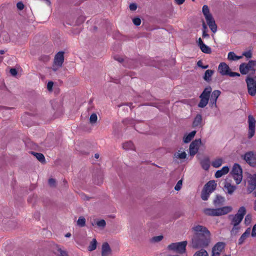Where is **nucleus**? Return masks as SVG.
<instances>
[{
	"label": "nucleus",
	"instance_id": "obj_30",
	"mask_svg": "<svg viewBox=\"0 0 256 256\" xmlns=\"http://www.w3.org/2000/svg\"><path fill=\"white\" fill-rule=\"evenodd\" d=\"M242 56H236L234 52H230L228 54V58L229 60H237L241 58H242Z\"/></svg>",
	"mask_w": 256,
	"mask_h": 256
},
{
	"label": "nucleus",
	"instance_id": "obj_38",
	"mask_svg": "<svg viewBox=\"0 0 256 256\" xmlns=\"http://www.w3.org/2000/svg\"><path fill=\"white\" fill-rule=\"evenodd\" d=\"M200 100L198 104L199 108H204L208 102L209 100L203 98H200Z\"/></svg>",
	"mask_w": 256,
	"mask_h": 256
},
{
	"label": "nucleus",
	"instance_id": "obj_32",
	"mask_svg": "<svg viewBox=\"0 0 256 256\" xmlns=\"http://www.w3.org/2000/svg\"><path fill=\"white\" fill-rule=\"evenodd\" d=\"M32 154L42 163L45 162V158L43 154L32 152Z\"/></svg>",
	"mask_w": 256,
	"mask_h": 256
},
{
	"label": "nucleus",
	"instance_id": "obj_13",
	"mask_svg": "<svg viewBox=\"0 0 256 256\" xmlns=\"http://www.w3.org/2000/svg\"><path fill=\"white\" fill-rule=\"evenodd\" d=\"M64 62V52H58L54 58V62L59 66H62Z\"/></svg>",
	"mask_w": 256,
	"mask_h": 256
},
{
	"label": "nucleus",
	"instance_id": "obj_55",
	"mask_svg": "<svg viewBox=\"0 0 256 256\" xmlns=\"http://www.w3.org/2000/svg\"><path fill=\"white\" fill-rule=\"evenodd\" d=\"M16 6L18 10H22L24 8V4L22 2H20L17 3Z\"/></svg>",
	"mask_w": 256,
	"mask_h": 256
},
{
	"label": "nucleus",
	"instance_id": "obj_10",
	"mask_svg": "<svg viewBox=\"0 0 256 256\" xmlns=\"http://www.w3.org/2000/svg\"><path fill=\"white\" fill-rule=\"evenodd\" d=\"M201 140L200 138L194 140L190 146V154L192 156H194L198 152V146L201 144Z\"/></svg>",
	"mask_w": 256,
	"mask_h": 256
},
{
	"label": "nucleus",
	"instance_id": "obj_17",
	"mask_svg": "<svg viewBox=\"0 0 256 256\" xmlns=\"http://www.w3.org/2000/svg\"><path fill=\"white\" fill-rule=\"evenodd\" d=\"M207 18L206 19L207 22L208 26H209L210 30L214 32L215 33L217 30V26L216 24L215 20L212 18V16H207Z\"/></svg>",
	"mask_w": 256,
	"mask_h": 256
},
{
	"label": "nucleus",
	"instance_id": "obj_9",
	"mask_svg": "<svg viewBox=\"0 0 256 256\" xmlns=\"http://www.w3.org/2000/svg\"><path fill=\"white\" fill-rule=\"evenodd\" d=\"M248 138H251L254 134L255 133V124L256 120L252 116H248Z\"/></svg>",
	"mask_w": 256,
	"mask_h": 256
},
{
	"label": "nucleus",
	"instance_id": "obj_28",
	"mask_svg": "<svg viewBox=\"0 0 256 256\" xmlns=\"http://www.w3.org/2000/svg\"><path fill=\"white\" fill-rule=\"evenodd\" d=\"M214 73V70H206L203 76L204 79L208 82H209L211 80V77L212 76V74Z\"/></svg>",
	"mask_w": 256,
	"mask_h": 256
},
{
	"label": "nucleus",
	"instance_id": "obj_51",
	"mask_svg": "<svg viewBox=\"0 0 256 256\" xmlns=\"http://www.w3.org/2000/svg\"><path fill=\"white\" fill-rule=\"evenodd\" d=\"M252 220V216L250 214H247L244 218V221L246 224H249Z\"/></svg>",
	"mask_w": 256,
	"mask_h": 256
},
{
	"label": "nucleus",
	"instance_id": "obj_57",
	"mask_svg": "<svg viewBox=\"0 0 256 256\" xmlns=\"http://www.w3.org/2000/svg\"><path fill=\"white\" fill-rule=\"evenodd\" d=\"M228 76H232V77L236 76H240V74L239 73L236 72H230L228 74Z\"/></svg>",
	"mask_w": 256,
	"mask_h": 256
},
{
	"label": "nucleus",
	"instance_id": "obj_40",
	"mask_svg": "<svg viewBox=\"0 0 256 256\" xmlns=\"http://www.w3.org/2000/svg\"><path fill=\"white\" fill-rule=\"evenodd\" d=\"M77 225L80 227H83L86 225V219L83 216H80L78 221Z\"/></svg>",
	"mask_w": 256,
	"mask_h": 256
},
{
	"label": "nucleus",
	"instance_id": "obj_7",
	"mask_svg": "<svg viewBox=\"0 0 256 256\" xmlns=\"http://www.w3.org/2000/svg\"><path fill=\"white\" fill-rule=\"evenodd\" d=\"M256 79V76L255 77ZM248 87V92L252 96L256 94V81L254 78L250 77H247L246 80Z\"/></svg>",
	"mask_w": 256,
	"mask_h": 256
},
{
	"label": "nucleus",
	"instance_id": "obj_27",
	"mask_svg": "<svg viewBox=\"0 0 256 256\" xmlns=\"http://www.w3.org/2000/svg\"><path fill=\"white\" fill-rule=\"evenodd\" d=\"M196 131L194 130L190 132L187 135L185 136L183 138L184 142V143H188L189 142H190L196 135Z\"/></svg>",
	"mask_w": 256,
	"mask_h": 256
},
{
	"label": "nucleus",
	"instance_id": "obj_18",
	"mask_svg": "<svg viewBox=\"0 0 256 256\" xmlns=\"http://www.w3.org/2000/svg\"><path fill=\"white\" fill-rule=\"evenodd\" d=\"M202 126V116L200 114H198L194 120L192 127L194 128H200Z\"/></svg>",
	"mask_w": 256,
	"mask_h": 256
},
{
	"label": "nucleus",
	"instance_id": "obj_6",
	"mask_svg": "<svg viewBox=\"0 0 256 256\" xmlns=\"http://www.w3.org/2000/svg\"><path fill=\"white\" fill-rule=\"evenodd\" d=\"M247 192L256 197V174L250 175L248 178Z\"/></svg>",
	"mask_w": 256,
	"mask_h": 256
},
{
	"label": "nucleus",
	"instance_id": "obj_29",
	"mask_svg": "<svg viewBox=\"0 0 256 256\" xmlns=\"http://www.w3.org/2000/svg\"><path fill=\"white\" fill-rule=\"evenodd\" d=\"M124 149L128 150H134V144L131 141L126 142L122 144Z\"/></svg>",
	"mask_w": 256,
	"mask_h": 256
},
{
	"label": "nucleus",
	"instance_id": "obj_12",
	"mask_svg": "<svg viewBox=\"0 0 256 256\" xmlns=\"http://www.w3.org/2000/svg\"><path fill=\"white\" fill-rule=\"evenodd\" d=\"M208 230V229L206 227H205L203 226H201V225L195 226H193L192 228V230L193 232L192 237L196 236V234H200V236L202 235V234H203L204 233H204H206V232H207Z\"/></svg>",
	"mask_w": 256,
	"mask_h": 256
},
{
	"label": "nucleus",
	"instance_id": "obj_56",
	"mask_svg": "<svg viewBox=\"0 0 256 256\" xmlns=\"http://www.w3.org/2000/svg\"><path fill=\"white\" fill-rule=\"evenodd\" d=\"M10 72L12 76H16V74H18V72H17L16 70L14 68H10Z\"/></svg>",
	"mask_w": 256,
	"mask_h": 256
},
{
	"label": "nucleus",
	"instance_id": "obj_61",
	"mask_svg": "<svg viewBox=\"0 0 256 256\" xmlns=\"http://www.w3.org/2000/svg\"><path fill=\"white\" fill-rule=\"evenodd\" d=\"M48 184L50 186H54L56 184V180L54 178H50L48 180Z\"/></svg>",
	"mask_w": 256,
	"mask_h": 256
},
{
	"label": "nucleus",
	"instance_id": "obj_8",
	"mask_svg": "<svg viewBox=\"0 0 256 256\" xmlns=\"http://www.w3.org/2000/svg\"><path fill=\"white\" fill-rule=\"evenodd\" d=\"M242 158L251 166H256V156L254 152H248L242 156Z\"/></svg>",
	"mask_w": 256,
	"mask_h": 256
},
{
	"label": "nucleus",
	"instance_id": "obj_42",
	"mask_svg": "<svg viewBox=\"0 0 256 256\" xmlns=\"http://www.w3.org/2000/svg\"><path fill=\"white\" fill-rule=\"evenodd\" d=\"M240 229V226H233L232 228L230 231V234L232 236H236L239 230Z\"/></svg>",
	"mask_w": 256,
	"mask_h": 256
},
{
	"label": "nucleus",
	"instance_id": "obj_46",
	"mask_svg": "<svg viewBox=\"0 0 256 256\" xmlns=\"http://www.w3.org/2000/svg\"><path fill=\"white\" fill-rule=\"evenodd\" d=\"M12 110V108L5 106H0V112L8 113V111Z\"/></svg>",
	"mask_w": 256,
	"mask_h": 256
},
{
	"label": "nucleus",
	"instance_id": "obj_43",
	"mask_svg": "<svg viewBox=\"0 0 256 256\" xmlns=\"http://www.w3.org/2000/svg\"><path fill=\"white\" fill-rule=\"evenodd\" d=\"M98 226L104 228L106 226V221L104 220H100L96 222V224Z\"/></svg>",
	"mask_w": 256,
	"mask_h": 256
},
{
	"label": "nucleus",
	"instance_id": "obj_39",
	"mask_svg": "<svg viewBox=\"0 0 256 256\" xmlns=\"http://www.w3.org/2000/svg\"><path fill=\"white\" fill-rule=\"evenodd\" d=\"M97 242L95 238L93 239L90 242V246L88 247V250L90 251L94 250L96 248Z\"/></svg>",
	"mask_w": 256,
	"mask_h": 256
},
{
	"label": "nucleus",
	"instance_id": "obj_45",
	"mask_svg": "<svg viewBox=\"0 0 256 256\" xmlns=\"http://www.w3.org/2000/svg\"><path fill=\"white\" fill-rule=\"evenodd\" d=\"M97 120L98 117L95 113H93L92 114H91L90 118V121L91 124H93L96 123L97 121Z\"/></svg>",
	"mask_w": 256,
	"mask_h": 256
},
{
	"label": "nucleus",
	"instance_id": "obj_14",
	"mask_svg": "<svg viewBox=\"0 0 256 256\" xmlns=\"http://www.w3.org/2000/svg\"><path fill=\"white\" fill-rule=\"evenodd\" d=\"M221 92L219 90H214L212 92L210 98V106L211 107L216 106V100Z\"/></svg>",
	"mask_w": 256,
	"mask_h": 256
},
{
	"label": "nucleus",
	"instance_id": "obj_41",
	"mask_svg": "<svg viewBox=\"0 0 256 256\" xmlns=\"http://www.w3.org/2000/svg\"><path fill=\"white\" fill-rule=\"evenodd\" d=\"M175 158L179 159H184L186 156V154L184 152H180V151H178V152L174 154Z\"/></svg>",
	"mask_w": 256,
	"mask_h": 256
},
{
	"label": "nucleus",
	"instance_id": "obj_21",
	"mask_svg": "<svg viewBox=\"0 0 256 256\" xmlns=\"http://www.w3.org/2000/svg\"><path fill=\"white\" fill-rule=\"evenodd\" d=\"M110 253L111 249L108 243H104L102 245V256H108Z\"/></svg>",
	"mask_w": 256,
	"mask_h": 256
},
{
	"label": "nucleus",
	"instance_id": "obj_3",
	"mask_svg": "<svg viewBox=\"0 0 256 256\" xmlns=\"http://www.w3.org/2000/svg\"><path fill=\"white\" fill-rule=\"evenodd\" d=\"M256 66V60H250L248 63H242L240 66V71L242 74H246L248 72L252 74L255 72Z\"/></svg>",
	"mask_w": 256,
	"mask_h": 256
},
{
	"label": "nucleus",
	"instance_id": "obj_54",
	"mask_svg": "<svg viewBox=\"0 0 256 256\" xmlns=\"http://www.w3.org/2000/svg\"><path fill=\"white\" fill-rule=\"evenodd\" d=\"M54 85V82L52 81L49 82L47 84V88L48 91H52V86Z\"/></svg>",
	"mask_w": 256,
	"mask_h": 256
},
{
	"label": "nucleus",
	"instance_id": "obj_63",
	"mask_svg": "<svg viewBox=\"0 0 256 256\" xmlns=\"http://www.w3.org/2000/svg\"><path fill=\"white\" fill-rule=\"evenodd\" d=\"M114 59L120 62H122L124 61L123 58L119 56H114Z\"/></svg>",
	"mask_w": 256,
	"mask_h": 256
},
{
	"label": "nucleus",
	"instance_id": "obj_49",
	"mask_svg": "<svg viewBox=\"0 0 256 256\" xmlns=\"http://www.w3.org/2000/svg\"><path fill=\"white\" fill-rule=\"evenodd\" d=\"M132 22L136 26H140L141 24V20L138 18H133Z\"/></svg>",
	"mask_w": 256,
	"mask_h": 256
},
{
	"label": "nucleus",
	"instance_id": "obj_53",
	"mask_svg": "<svg viewBox=\"0 0 256 256\" xmlns=\"http://www.w3.org/2000/svg\"><path fill=\"white\" fill-rule=\"evenodd\" d=\"M242 55L248 58H251L252 56V54L250 51L244 52Z\"/></svg>",
	"mask_w": 256,
	"mask_h": 256
},
{
	"label": "nucleus",
	"instance_id": "obj_31",
	"mask_svg": "<svg viewBox=\"0 0 256 256\" xmlns=\"http://www.w3.org/2000/svg\"><path fill=\"white\" fill-rule=\"evenodd\" d=\"M246 208L242 206L239 208L236 215L243 219L244 215L246 214Z\"/></svg>",
	"mask_w": 256,
	"mask_h": 256
},
{
	"label": "nucleus",
	"instance_id": "obj_16",
	"mask_svg": "<svg viewBox=\"0 0 256 256\" xmlns=\"http://www.w3.org/2000/svg\"><path fill=\"white\" fill-rule=\"evenodd\" d=\"M235 186L232 185L230 182L225 181L224 186V190L226 194L232 195L236 190Z\"/></svg>",
	"mask_w": 256,
	"mask_h": 256
},
{
	"label": "nucleus",
	"instance_id": "obj_48",
	"mask_svg": "<svg viewBox=\"0 0 256 256\" xmlns=\"http://www.w3.org/2000/svg\"><path fill=\"white\" fill-rule=\"evenodd\" d=\"M197 65L198 67H200L202 69H206L208 68V65L204 66V64H202V62L201 60L198 62Z\"/></svg>",
	"mask_w": 256,
	"mask_h": 256
},
{
	"label": "nucleus",
	"instance_id": "obj_24",
	"mask_svg": "<svg viewBox=\"0 0 256 256\" xmlns=\"http://www.w3.org/2000/svg\"><path fill=\"white\" fill-rule=\"evenodd\" d=\"M224 200L225 199L224 197L217 195L213 200V204L216 206H219L224 204Z\"/></svg>",
	"mask_w": 256,
	"mask_h": 256
},
{
	"label": "nucleus",
	"instance_id": "obj_44",
	"mask_svg": "<svg viewBox=\"0 0 256 256\" xmlns=\"http://www.w3.org/2000/svg\"><path fill=\"white\" fill-rule=\"evenodd\" d=\"M57 250L58 256H68L66 252L62 250L60 248L58 247Z\"/></svg>",
	"mask_w": 256,
	"mask_h": 256
},
{
	"label": "nucleus",
	"instance_id": "obj_5",
	"mask_svg": "<svg viewBox=\"0 0 256 256\" xmlns=\"http://www.w3.org/2000/svg\"><path fill=\"white\" fill-rule=\"evenodd\" d=\"M186 241L172 243L168 246V250H173L176 252L183 254L186 252Z\"/></svg>",
	"mask_w": 256,
	"mask_h": 256
},
{
	"label": "nucleus",
	"instance_id": "obj_59",
	"mask_svg": "<svg viewBox=\"0 0 256 256\" xmlns=\"http://www.w3.org/2000/svg\"><path fill=\"white\" fill-rule=\"evenodd\" d=\"M62 66H59L58 65H56L54 62V64L52 65V70L54 71V72H56V70H58L60 68H61Z\"/></svg>",
	"mask_w": 256,
	"mask_h": 256
},
{
	"label": "nucleus",
	"instance_id": "obj_52",
	"mask_svg": "<svg viewBox=\"0 0 256 256\" xmlns=\"http://www.w3.org/2000/svg\"><path fill=\"white\" fill-rule=\"evenodd\" d=\"M163 238V236H154L152 238V241L154 242H158L162 240Z\"/></svg>",
	"mask_w": 256,
	"mask_h": 256
},
{
	"label": "nucleus",
	"instance_id": "obj_26",
	"mask_svg": "<svg viewBox=\"0 0 256 256\" xmlns=\"http://www.w3.org/2000/svg\"><path fill=\"white\" fill-rule=\"evenodd\" d=\"M250 228H248L245 232L241 236L240 238L238 240V244L240 245L243 244L246 238H248L250 234Z\"/></svg>",
	"mask_w": 256,
	"mask_h": 256
},
{
	"label": "nucleus",
	"instance_id": "obj_58",
	"mask_svg": "<svg viewBox=\"0 0 256 256\" xmlns=\"http://www.w3.org/2000/svg\"><path fill=\"white\" fill-rule=\"evenodd\" d=\"M252 236L256 237V224L254 226L252 232Z\"/></svg>",
	"mask_w": 256,
	"mask_h": 256
},
{
	"label": "nucleus",
	"instance_id": "obj_37",
	"mask_svg": "<svg viewBox=\"0 0 256 256\" xmlns=\"http://www.w3.org/2000/svg\"><path fill=\"white\" fill-rule=\"evenodd\" d=\"M194 256H208V254L205 250L202 248L196 252Z\"/></svg>",
	"mask_w": 256,
	"mask_h": 256
},
{
	"label": "nucleus",
	"instance_id": "obj_33",
	"mask_svg": "<svg viewBox=\"0 0 256 256\" xmlns=\"http://www.w3.org/2000/svg\"><path fill=\"white\" fill-rule=\"evenodd\" d=\"M222 160L221 158H219L218 159L215 160H214L212 161V165L213 167L217 168H219L222 166Z\"/></svg>",
	"mask_w": 256,
	"mask_h": 256
},
{
	"label": "nucleus",
	"instance_id": "obj_2",
	"mask_svg": "<svg viewBox=\"0 0 256 256\" xmlns=\"http://www.w3.org/2000/svg\"><path fill=\"white\" fill-rule=\"evenodd\" d=\"M232 210L231 206H225L216 208H206L202 210L204 214L208 216H216L226 214Z\"/></svg>",
	"mask_w": 256,
	"mask_h": 256
},
{
	"label": "nucleus",
	"instance_id": "obj_15",
	"mask_svg": "<svg viewBox=\"0 0 256 256\" xmlns=\"http://www.w3.org/2000/svg\"><path fill=\"white\" fill-rule=\"evenodd\" d=\"M218 70L222 76L228 75L230 72V68L228 66L225 62H221L218 68Z\"/></svg>",
	"mask_w": 256,
	"mask_h": 256
},
{
	"label": "nucleus",
	"instance_id": "obj_36",
	"mask_svg": "<svg viewBox=\"0 0 256 256\" xmlns=\"http://www.w3.org/2000/svg\"><path fill=\"white\" fill-rule=\"evenodd\" d=\"M200 48L204 53L209 54L212 52L211 48L204 44L200 46Z\"/></svg>",
	"mask_w": 256,
	"mask_h": 256
},
{
	"label": "nucleus",
	"instance_id": "obj_11",
	"mask_svg": "<svg viewBox=\"0 0 256 256\" xmlns=\"http://www.w3.org/2000/svg\"><path fill=\"white\" fill-rule=\"evenodd\" d=\"M225 244L223 242H217L212 248V256H220V252L224 249Z\"/></svg>",
	"mask_w": 256,
	"mask_h": 256
},
{
	"label": "nucleus",
	"instance_id": "obj_62",
	"mask_svg": "<svg viewBox=\"0 0 256 256\" xmlns=\"http://www.w3.org/2000/svg\"><path fill=\"white\" fill-rule=\"evenodd\" d=\"M137 8V6L135 4H131L130 5V9L131 10H135Z\"/></svg>",
	"mask_w": 256,
	"mask_h": 256
},
{
	"label": "nucleus",
	"instance_id": "obj_22",
	"mask_svg": "<svg viewBox=\"0 0 256 256\" xmlns=\"http://www.w3.org/2000/svg\"><path fill=\"white\" fill-rule=\"evenodd\" d=\"M212 91V88L210 86H208L204 88L200 96V98H206L210 100V94Z\"/></svg>",
	"mask_w": 256,
	"mask_h": 256
},
{
	"label": "nucleus",
	"instance_id": "obj_1",
	"mask_svg": "<svg viewBox=\"0 0 256 256\" xmlns=\"http://www.w3.org/2000/svg\"><path fill=\"white\" fill-rule=\"evenodd\" d=\"M206 233H204L202 235L196 234L194 237H192V242L193 248H198L208 246L210 242V232L208 230Z\"/></svg>",
	"mask_w": 256,
	"mask_h": 256
},
{
	"label": "nucleus",
	"instance_id": "obj_50",
	"mask_svg": "<svg viewBox=\"0 0 256 256\" xmlns=\"http://www.w3.org/2000/svg\"><path fill=\"white\" fill-rule=\"evenodd\" d=\"M40 60L44 62H47L50 60V57L48 56L43 55L40 56Z\"/></svg>",
	"mask_w": 256,
	"mask_h": 256
},
{
	"label": "nucleus",
	"instance_id": "obj_35",
	"mask_svg": "<svg viewBox=\"0 0 256 256\" xmlns=\"http://www.w3.org/2000/svg\"><path fill=\"white\" fill-rule=\"evenodd\" d=\"M210 194V192H209L203 188L201 192L202 199L204 200H208Z\"/></svg>",
	"mask_w": 256,
	"mask_h": 256
},
{
	"label": "nucleus",
	"instance_id": "obj_34",
	"mask_svg": "<svg viewBox=\"0 0 256 256\" xmlns=\"http://www.w3.org/2000/svg\"><path fill=\"white\" fill-rule=\"evenodd\" d=\"M202 12L205 16L206 19L208 18L207 16H212V15L210 13L208 7L206 5H204L202 7Z\"/></svg>",
	"mask_w": 256,
	"mask_h": 256
},
{
	"label": "nucleus",
	"instance_id": "obj_20",
	"mask_svg": "<svg viewBox=\"0 0 256 256\" xmlns=\"http://www.w3.org/2000/svg\"><path fill=\"white\" fill-rule=\"evenodd\" d=\"M229 218H231L230 224L233 226H238L243 220L236 214L229 216Z\"/></svg>",
	"mask_w": 256,
	"mask_h": 256
},
{
	"label": "nucleus",
	"instance_id": "obj_60",
	"mask_svg": "<svg viewBox=\"0 0 256 256\" xmlns=\"http://www.w3.org/2000/svg\"><path fill=\"white\" fill-rule=\"evenodd\" d=\"M102 178H100V180L98 179V180H96V178H94V182L96 184H98V185L102 183Z\"/></svg>",
	"mask_w": 256,
	"mask_h": 256
},
{
	"label": "nucleus",
	"instance_id": "obj_25",
	"mask_svg": "<svg viewBox=\"0 0 256 256\" xmlns=\"http://www.w3.org/2000/svg\"><path fill=\"white\" fill-rule=\"evenodd\" d=\"M202 167L204 170H208L210 166V160L208 158H205L200 162Z\"/></svg>",
	"mask_w": 256,
	"mask_h": 256
},
{
	"label": "nucleus",
	"instance_id": "obj_23",
	"mask_svg": "<svg viewBox=\"0 0 256 256\" xmlns=\"http://www.w3.org/2000/svg\"><path fill=\"white\" fill-rule=\"evenodd\" d=\"M229 168L228 166H224L221 170H218L215 173V177L220 178L222 176L227 174L229 172Z\"/></svg>",
	"mask_w": 256,
	"mask_h": 256
},
{
	"label": "nucleus",
	"instance_id": "obj_64",
	"mask_svg": "<svg viewBox=\"0 0 256 256\" xmlns=\"http://www.w3.org/2000/svg\"><path fill=\"white\" fill-rule=\"evenodd\" d=\"M198 44L200 48V46H202V44H204L201 38H198Z\"/></svg>",
	"mask_w": 256,
	"mask_h": 256
},
{
	"label": "nucleus",
	"instance_id": "obj_4",
	"mask_svg": "<svg viewBox=\"0 0 256 256\" xmlns=\"http://www.w3.org/2000/svg\"><path fill=\"white\" fill-rule=\"evenodd\" d=\"M242 169L240 165L238 164H234L233 166L231 174L237 184H240L242 182Z\"/></svg>",
	"mask_w": 256,
	"mask_h": 256
},
{
	"label": "nucleus",
	"instance_id": "obj_19",
	"mask_svg": "<svg viewBox=\"0 0 256 256\" xmlns=\"http://www.w3.org/2000/svg\"><path fill=\"white\" fill-rule=\"evenodd\" d=\"M216 186L214 181L210 180L205 184L204 189L212 193L216 189Z\"/></svg>",
	"mask_w": 256,
	"mask_h": 256
},
{
	"label": "nucleus",
	"instance_id": "obj_47",
	"mask_svg": "<svg viewBox=\"0 0 256 256\" xmlns=\"http://www.w3.org/2000/svg\"><path fill=\"white\" fill-rule=\"evenodd\" d=\"M182 180H180L178 181V182L175 186L174 190L177 191L180 190V188H182Z\"/></svg>",
	"mask_w": 256,
	"mask_h": 256
}]
</instances>
